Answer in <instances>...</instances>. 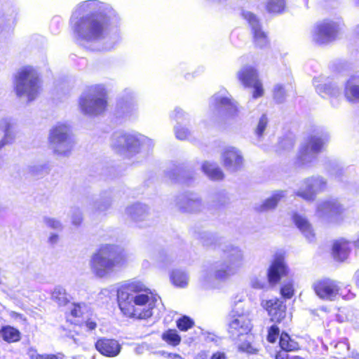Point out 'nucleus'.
<instances>
[{
  "label": "nucleus",
  "instance_id": "obj_1",
  "mask_svg": "<svg viewBox=\"0 0 359 359\" xmlns=\"http://www.w3.org/2000/svg\"><path fill=\"white\" fill-rule=\"evenodd\" d=\"M120 18L110 6L85 1L74 8L70 22L77 40L93 50H109L121 40Z\"/></svg>",
  "mask_w": 359,
  "mask_h": 359
},
{
  "label": "nucleus",
  "instance_id": "obj_2",
  "mask_svg": "<svg viewBox=\"0 0 359 359\" xmlns=\"http://www.w3.org/2000/svg\"><path fill=\"white\" fill-rule=\"evenodd\" d=\"M117 299L119 309L125 316L147 319L153 315V310L160 297L142 281L133 280L117 290Z\"/></svg>",
  "mask_w": 359,
  "mask_h": 359
},
{
  "label": "nucleus",
  "instance_id": "obj_3",
  "mask_svg": "<svg viewBox=\"0 0 359 359\" xmlns=\"http://www.w3.org/2000/svg\"><path fill=\"white\" fill-rule=\"evenodd\" d=\"M222 250L226 261L203 266L199 275L200 282L207 285L214 279L225 280L236 274L244 265L245 258L243 250L232 244H225Z\"/></svg>",
  "mask_w": 359,
  "mask_h": 359
},
{
  "label": "nucleus",
  "instance_id": "obj_4",
  "mask_svg": "<svg viewBox=\"0 0 359 359\" xmlns=\"http://www.w3.org/2000/svg\"><path fill=\"white\" fill-rule=\"evenodd\" d=\"M130 255L122 247L114 244L102 245L90 257L92 273L98 278H105L115 269L126 266Z\"/></svg>",
  "mask_w": 359,
  "mask_h": 359
},
{
  "label": "nucleus",
  "instance_id": "obj_5",
  "mask_svg": "<svg viewBox=\"0 0 359 359\" xmlns=\"http://www.w3.org/2000/svg\"><path fill=\"white\" fill-rule=\"evenodd\" d=\"M110 144L118 153L133 155L139 153L142 149H149L153 143L150 139L141 134L118 131L112 135Z\"/></svg>",
  "mask_w": 359,
  "mask_h": 359
},
{
  "label": "nucleus",
  "instance_id": "obj_6",
  "mask_svg": "<svg viewBox=\"0 0 359 359\" xmlns=\"http://www.w3.org/2000/svg\"><path fill=\"white\" fill-rule=\"evenodd\" d=\"M329 140V135L323 129H317L300 147L295 163L299 167H308L316 160L318 153Z\"/></svg>",
  "mask_w": 359,
  "mask_h": 359
},
{
  "label": "nucleus",
  "instance_id": "obj_7",
  "mask_svg": "<svg viewBox=\"0 0 359 359\" xmlns=\"http://www.w3.org/2000/svg\"><path fill=\"white\" fill-rule=\"evenodd\" d=\"M14 86L18 97H25L29 102L35 100L41 87L37 70L31 66L22 68L15 76Z\"/></svg>",
  "mask_w": 359,
  "mask_h": 359
},
{
  "label": "nucleus",
  "instance_id": "obj_8",
  "mask_svg": "<svg viewBox=\"0 0 359 359\" xmlns=\"http://www.w3.org/2000/svg\"><path fill=\"white\" fill-rule=\"evenodd\" d=\"M48 140L53 153L61 157H68L75 145L67 123L58 122L50 130Z\"/></svg>",
  "mask_w": 359,
  "mask_h": 359
},
{
  "label": "nucleus",
  "instance_id": "obj_9",
  "mask_svg": "<svg viewBox=\"0 0 359 359\" xmlns=\"http://www.w3.org/2000/svg\"><path fill=\"white\" fill-rule=\"evenodd\" d=\"M107 104V90L103 84L90 86L79 99L81 111L88 115L102 113L106 109Z\"/></svg>",
  "mask_w": 359,
  "mask_h": 359
},
{
  "label": "nucleus",
  "instance_id": "obj_10",
  "mask_svg": "<svg viewBox=\"0 0 359 359\" xmlns=\"http://www.w3.org/2000/svg\"><path fill=\"white\" fill-rule=\"evenodd\" d=\"M288 269L285 262L284 255L276 253L268 269L266 281L264 277H255L251 280V286L255 289H266L269 285L277 284L280 278L287 274Z\"/></svg>",
  "mask_w": 359,
  "mask_h": 359
},
{
  "label": "nucleus",
  "instance_id": "obj_11",
  "mask_svg": "<svg viewBox=\"0 0 359 359\" xmlns=\"http://www.w3.org/2000/svg\"><path fill=\"white\" fill-rule=\"evenodd\" d=\"M250 312L239 300L229 314V332L232 337L248 334L251 330Z\"/></svg>",
  "mask_w": 359,
  "mask_h": 359
},
{
  "label": "nucleus",
  "instance_id": "obj_12",
  "mask_svg": "<svg viewBox=\"0 0 359 359\" xmlns=\"http://www.w3.org/2000/svg\"><path fill=\"white\" fill-rule=\"evenodd\" d=\"M116 115L125 121H130L138 116L137 95L134 90L126 88L120 95L116 107Z\"/></svg>",
  "mask_w": 359,
  "mask_h": 359
},
{
  "label": "nucleus",
  "instance_id": "obj_13",
  "mask_svg": "<svg viewBox=\"0 0 359 359\" xmlns=\"http://www.w3.org/2000/svg\"><path fill=\"white\" fill-rule=\"evenodd\" d=\"M327 187L326 179L319 175L311 176L300 182L299 189L294 191V195L306 201L312 202L317 195L325 191Z\"/></svg>",
  "mask_w": 359,
  "mask_h": 359
},
{
  "label": "nucleus",
  "instance_id": "obj_14",
  "mask_svg": "<svg viewBox=\"0 0 359 359\" xmlns=\"http://www.w3.org/2000/svg\"><path fill=\"white\" fill-rule=\"evenodd\" d=\"M339 25L337 22L325 20L317 23L311 31L312 40L317 44H328L337 37Z\"/></svg>",
  "mask_w": 359,
  "mask_h": 359
},
{
  "label": "nucleus",
  "instance_id": "obj_15",
  "mask_svg": "<svg viewBox=\"0 0 359 359\" xmlns=\"http://www.w3.org/2000/svg\"><path fill=\"white\" fill-rule=\"evenodd\" d=\"M210 108L231 117L236 116L238 111V103L225 90H220L210 98Z\"/></svg>",
  "mask_w": 359,
  "mask_h": 359
},
{
  "label": "nucleus",
  "instance_id": "obj_16",
  "mask_svg": "<svg viewBox=\"0 0 359 359\" xmlns=\"http://www.w3.org/2000/svg\"><path fill=\"white\" fill-rule=\"evenodd\" d=\"M240 82L245 88H253L252 97L259 98L264 95L262 84L258 79L257 70L251 66L243 67L237 73Z\"/></svg>",
  "mask_w": 359,
  "mask_h": 359
},
{
  "label": "nucleus",
  "instance_id": "obj_17",
  "mask_svg": "<svg viewBox=\"0 0 359 359\" xmlns=\"http://www.w3.org/2000/svg\"><path fill=\"white\" fill-rule=\"evenodd\" d=\"M344 211L343 206L336 198H329L320 202L316 209L318 217L327 221H336Z\"/></svg>",
  "mask_w": 359,
  "mask_h": 359
},
{
  "label": "nucleus",
  "instance_id": "obj_18",
  "mask_svg": "<svg viewBox=\"0 0 359 359\" xmlns=\"http://www.w3.org/2000/svg\"><path fill=\"white\" fill-rule=\"evenodd\" d=\"M224 168L230 172L241 170L244 163L242 152L234 147H225L221 154Z\"/></svg>",
  "mask_w": 359,
  "mask_h": 359
},
{
  "label": "nucleus",
  "instance_id": "obj_19",
  "mask_svg": "<svg viewBox=\"0 0 359 359\" xmlns=\"http://www.w3.org/2000/svg\"><path fill=\"white\" fill-rule=\"evenodd\" d=\"M313 287L316 294L323 299L332 301L338 295L339 286L337 281L331 279H323L316 282Z\"/></svg>",
  "mask_w": 359,
  "mask_h": 359
},
{
  "label": "nucleus",
  "instance_id": "obj_20",
  "mask_svg": "<svg viewBox=\"0 0 359 359\" xmlns=\"http://www.w3.org/2000/svg\"><path fill=\"white\" fill-rule=\"evenodd\" d=\"M242 15L251 27L255 44L259 48L266 46L268 44L267 35L262 30L258 18L250 11H243Z\"/></svg>",
  "mask_w": 359,
  "mask_h": 359
},
{
  "label": "nucleus",
  "instance_id": "obj_21",
  "mask_svg": "<svg viewBox=\"0 0 359 359\" xmlns=\"http://www.w3.org/2000/svg\"><path fill=\"white\" fill-rule=\"evenodd\" d=\"M178 208L184 212H197L202 210L203 205L201 198L195 193L180 195L176 202Z\"/></svg>",
  "mask_w": 359,
  "mask_h": 359
},
{
  "label": "nucleus",
  "instance_id": "obj_22",
  "mask_svg": "<svg viewBox=\"0 0 359 359\" xmlns=\"http://www.w3.org/2000/svg\"><path fill=\"white\" fill-rule=\"evenodd\" d=\"M313 85L316 92L323 97H337L341 95L340 88L332 79L323 76L316 77L313 79Z\"/></svg>",
  "mask_w": 359,
  "mask_h": 359
},
{
  "label": "nucleus",
  "instance_id": "obj_23",
  "mask_svg": "<svg viewBox=\"0 0 359 359\" xmlns=\"http://www.w3.org/2000/svg\"><path fill=\"white\" fill-rule=\"evenodd\" d=\"M267 311L272 322L280 323L286 316V306L284 302L277 298L266 300L262 303Z\"/></svg>",
  "mask_w": 359,
  "mask_h": 359
},
{
  "label": "nucleus",
  "instance_id": "obj_24",
  "mask_svg": "<svg viewBox=\"0 0 359 359\" xmlns=\"http://www.w3.org/2000/svg\"><path fill=\"white\" fill-rule=\"evenodd\" d=\"M95 348L103 355L115 357L119 354L121 346L115 339L102 338L97 341Z\"/></svg>",
  "mask_w": 359,
  "mask_h": 359
},
{
  "label": "nucleus",
  "instance_id": "obj_25",
  "mask_svg": "<svg viewBox=\"0 0 359 359\" xmlns=\"http://www.w3.org/2000/svg\"><path fill=\"white\" fill-rule=\"evenodd\" d=\"M126 214L137 224L148 221L150 217L149 207L142 203H135L127 207Z\"/></svg>",
  "mask_w": 359,
  "mask_h": 359
},
{
  "label": "nucleus",
  "instance_id": "obj_26",
  "mask_svg": "<svg viewBox=\"0 0 359 359\" xmlns=\"http://www.w3.org/2000/svg\"><path fill=\"white\" fill-rule=\"evenodd\" d=\"M0 130L4 133L0 141V149L6 144H12L15 138V133L13 130V124L11 118H2L0 119Z\"/></svg>",
  "mask_w": 359,
  "mask_h": 359
},
{
  "label": "nucleus",
  "instance_id": "obj_27",
  "mask_svg": "<svg viewBox=\"0 0 359 359\" xmlns=\"http://www.w3.org/2000/svg\"><path fill=\"white\" fill-rule=\"evenodd\" d=\"M344 96L349 102H359V75H353L346 81Z\"/></svg>",
  "mask_w": 359,
  "mask_h": 359
},
{
  "label": "nucleus",
  "instance_id": "obj_28",
  "mask_svg": "<svg viewBox=\"0 0 359 359\" xmlns=\"http://www.w3.org/2000/svg\"><path fill=\"white\" fill-rule=\"evenodd\" d=\"M292 219L296 226L304 234L305 238L309 241H312L315 235L312 226L308 219L304 215L297 212L293 214Z\"/></svg>",
  "mask_w": 359,
  "mask_h": 359
},
{
  "label": "nucleus",
  "instance_id": "obj_29",
  "mask_svg": "<svg viewBox=\"0 0 359 359\" xmlns=\"http://www.w3.org/2000/svg\"><path fill=\"white\" fill-rule=\"evenodd\" d=\"M70 316H68V320L71 321L73 324L81 323V319L85 316H89V309L87 305L84 303L72 304L70 306Z\"/></svg>",
  "mask_w": 359,
  "mask_h": 359
},
{
  "label": "nucleus",
  "instance_id": "obj_30",
  "mask_svg": "<svg viewBox=\"0 0 359 359\" xmlns=\"http://www.w3.org/2000/svg\"><path fill=\"white\" fill-rule=\"evenodd\" d=\"M350 250L349 242L344 239L337 241L333 244V257L337 261L343 262L348 257Z\"/></svg>",
  "mask_w": 359,
  "mask_h": 359
},
{
  "label": "nucleus",
  "instance_id": "obj_31",
  "mask_svg": "<svg viewBox=\"0 0 359 359\" xmlns=\"http://www.w3.org/2000/svg\"><path fill=\"white\" fill-rule=\"evenodd\" d=\"M286 196V192L278 190L273 192L271 197L266 199L259 208V211H267L276 207L278 203Z\"/></svg>",
  "mask_w": 359,
  "mask_h": 359
},
{
  "label": "nucleus",
  "instance_id": "obj_32",
  "mask_svg": "<svg viewBox=\"0 0 359 359\" xmlns=\"http://www.w3.org/2000/svg\"><path fill=\"white\" fill-rule=\"evenodd\" d=\"M203 172L212 180H221L224 177V173L216 163L205 162L202 165Z\"/></svg>",
  "mask_w": 359,
  "mask_h": 359
},
{
  "label": "nucleus",
  "instance_id": "obj_33",
  "mask_svg": "<svg viewBox=\"0 0 359 359\" xmlns=\"http://www.w3.org/2000/svg\"><path fill=\"white\" fill-rule=\"evenodd\" d=\"M0 337L7 342H15L20 340V333L18 330L11 327L4 326L0 330Z\"/></svg>",
  "mask_w": 359,
  "mask_h": 359
},
{
  "label": "nucleus",
  "instance_id": "obj_34",
  "mask_svg": "<svg viewBox=\"0 0 359 359\" xmlns=\"http://www.w3.org/2000/svg\"><path fill=\"white\" fill-rule=\"evenodd\" d=\"M279 345L282 351H292L299 348V344L292 339L288 334L283 332L280 337Z\"/></svg>",
  "mask_w": 359,
  "mask_h": 359
},
{
  "label": "nucleus",
  "instance_id": "obj_35",
  "mask_svg": "<svg viewBox=\"0 0 359 359\" xmlns=\"http://www.w3.org/2000/svg\"><path fill=\"white\" fill-rule=\"evenodd\" d=\"M172 283L180 287H184L188 285L189 277L187 274L181 270H175L170 274Z\"/></svg>",
  "mask_w": 359,
  "mask_h": 359
},
{
  "label": "nucleus",
  "instance_id": "obj_36",
  "mask_svg": "<svg viewBox=\"0 0 359 359\" xmlns=\"http://www.w3.org/2000/svg\"><path fill=\"white\" fill-rule=\"evenodd\" d=\"M290 88L292 89V86H288L287 88L280 84H277L273 88V99L278 103L283 102L287 96Z\"/></svg>",
  "mask_w": 359,
  "mask_h": 359
},
{
  "label": "nucleus",
  "instance_id": "obj_37",
  "mask_svg": "<svg viewBox=\"0 0 359 359\" xmlns=\"http://www.w3.org/2000/svg\"><path fill=\"white\" fill-rule=\"evenodd\" d=\"M162 339L167 344L175 346L180 344L181 337L176 330H168L162 334Z\"/></svg>",
  "mask_w": 359,
  "mask_h": 359
},
{
  "label": "nucleus",
  "instance_id": "obj_38",
  "mask_svg": "<svg viewBox=\"0 0 359 359\" xmlns=\"http://www.w3.org/2000/svg\"><path fill=\"white\" fill-rule=\"evenodd\" d=\"M52 299L60 306L65 305L68 302L66 291L63 287L60 286L55 287L52 292Z\"/></svg>",
  "mask_w": 359,
  "mask_h": 359
},
{
  "label": "nucleus",
  "instance_id": "obj_39",
  "mask_svg": "<svg viewBox=\"0 0 359 359\" xmlns=\"http://www.w3.org/2000/svg\"><path fill=\"white\" fill-rule=\"evenodd\" d=\"M285 6V0H268L266 9L271 13H280L284 10Z\"/></svg>",
  "mask_w": 359,
  "mask_h": 359
},
{
  "label": "nucleus",
  "instance_id": "obj_40",
  "mask_svg": "<svg viewBox=\"0 0 359 359\" xmlns=\"http://www.w3.org/2000/svg\"><path fill=\"white\" fill-rule=\"evenodd\" d=\"M252 337L246 336V339L238 345V350L249 354H255L257 352V348L252 345L251 342Z\"/></svg>",
  "mask_w": 359,
  "mask_h": 359
},
{
  "label": "nucleus",
  "instance_id": "obj_41",
  "mask_svg": "<svg viewBox=\"0 0 359 359\" xmlns=\"http://www.w3.org/2000/svg\"><path fill=\"white\" fill-rule=\"evenodd\" d=\"M194 320L188 316H183L177 320V326L181 331H187L194 325Z\"/></svg>",
  "mask_w": 359,
  "mask_h": 359
},
{
  "label": "nucleus",
  "instance_id": "obj_42",
  "mask_svg": "<svg viewBox=\"0 0 359 359\" xmlns=\"http://www.w3.org/2000/svg\"><path fill=\"white\" fill-rule=\"evenodd\" d=\"M31 359H66L65 355L62 353L57 354H39L32 353L30 354Z\"/></svg>",
  "mask_w": 359,
  "mask_h": 359
},
{
  "label": "nucleus",
  "instance_id": "obj_43",
  "mask_svg": "<svg viewBox=\"0 0 359 359\" xmlns=\"http://www.w3.org/2000/svg\"><path fill=\"white\" fill-rule=\"evenodd\" d=\"M175 137L180 140H184L188 139L190 135V132L188 129L181 127L179 123L175 126Z\"/></svg>",
  "mask_w": 359,
  "mask_h": 359
},
{
  "label": "nucleus",
  "instance_id": "obj_44",
  "mask_svg": "<svg viewBox=\"0 0 359 359\" xmlns=\"http://www.w3.org/2000/svg\"><path fill=\"white\" fill-rule=\"evenodd\" d=\"M81 320V323H77L76 325L85 327L88 331H93L97 327L96 321L93 318H88V316L86 317V316H85Z\"/></svg>",
  "mask_w": 359,
  "mask_h": 359
},
{
  "label": "nucleus",
  "instance_id": "obj_45",
  "mask_svg": "<svg viewBox=\"0 0 359 359\" xmlns=\"http://www.w3.org/2000/svg\"><path fill=\"white\" fill-rule=\"evenodd\" d=\"M281 295L286 298L290 299L294 294L293 285L291 282L285 283L280 289Z\"/></svg>",
  "mask_w": 359,
  "mask_h": 359
},
{
  "label": "nucleus",
  "instance_id": "obj_46",
  "mask_svg": "<svg viewBox=\"0 0 359 359\" xmlns=\"http://www.w3.org/2000/svg\"><path fill=\"white\" fill-rule=\"evenodd\" d=\"M170 117L177 121L179 123L181 121H184L188 118V114H187L183 109L180 107H176L174 111L171 113Z\"/></svg>",
  "mask_w": 359,
  "mask_h": 359
},
{
  "label": "nucleus",
  "instance_id": "obj_47",
  "mask_svg": "<svg viewBox=\"0 0 359 359\" xmlns=\"http://www.w3.org/2000/svg\"><path fill=\"white\" fill-rule=\"evenodd\" d=\"M43 222L48 227L53 229L60 231L62 229L61 222L55 218L45 217L43 218Z\"/></svg>",
  "mask_w": 359,
  "mask_h": 359
},
{
  "label": "nucleus",
  "instance_id": "obj_48",
  "mask_svg": "<svg viewBox=\"0 0 359 359\" xmlns=\"http://www.w3.org/2000/svg\"><path fill=\"white\" fill-rule=\"evenodd\" d=\"M267 124H268V118L265 114H262L259 120V122H258L256 130H255L256 135L259 137H260L262 135Z\"/></svg>",
  "mask_w": 359,
  "mask_h": 359
},
{
  "label": "nucleus",
  "instance_id": "obj_49",
  "mask_svg": "<svg viewBox=\"0 0 359 359\" xmlns=\"http://www.w3.org/2000/svg\"><path fill=\"white\" fill-rule=\"evenodd\" d=\"M72 223L75 226H79L82 222V215L79 208H74L71 210Z\"/></svg>",
  "mask_w": 359,
  "mask_h": 359
},
{
  "label": "nucleus",
  "instance_id": "obj_50",
  "mask_svg": "<svg viewBox=\"0 0 359 359\" xmlns=\"http://www.w3.org/2000/svg\"><path fill=\"white\" fill-rule=\"evenodd\" d=\"M279 332L280 330L277 325H273L271 326L268 330L267 340L271 343L275 342L279 335Z\"/></svg>",
  "mask_w": 359,
  "mask_h": 359
},
{
  "label": "nucleus",
  "instance_id": "obj_51",
  "mask_svg": "<svg viewBox=\"0 0 359 359\" xmlns=\"http://www.w3.org/2000/svg\"><path fill=\"white\" fill-rule=\"evenodd\" d=\"M29 170L32 175L39 177L42 175L44 172H46V170H45L46 167L43 165H36L30 166Z\"/></svg>",
  "mask_w": 359,
  "mask_h": 359
},
{
  "label": "nucleus",
  "instance_id": "obj_52",
  "mask_svg": "<svg viewBox=\"0 0 359 359\" xmlns=\"http://www.w3.org/2000/svg\"><path fill=\"white\" fill-rule=\"evenodd\" d=\"M210 359H228L226 353L222 351H216L213 353L210 357Z\"/></svg>",
  "mask_w": 359,
  "mask_h": 359
},
{
  "label": "nucleus",
  "instance_id": "obj_53",
  "mask_svg": "<svg viewBox=\"0 0 359 359\" xmlns=\"http://www.w3.org/2000/svg\"><path fill=\"white\" fill-rule=\"evenodd\" d=\"M210 353L208 351H201L197 355L196 359H208L210 358Z\"/></svg>",
  "mask_w": 359,
  "mask_h": 359
},
{
  "label": "nucleus",
  "instance_id": "obj_54",
  "mask_svg": "<svg viewBox=\"0 0 359 359\" xmlns=\"http://www.w3.org/2000/svg\"><path fill=\"white\" fill-rule=\"evenodd\" d=\"M59 241V236L57 233H50V236L48 237V243L51 245L56 244Z\"/></svg>",
  "mask_w": 359,
  "mask_h": 359
},
{
  "label": "nucleus",
  "instance_id": "obj_55",
  "mask_svg": "<svg viewBox=\"0 0 359 359\" xmlns=\"http://www.w3.org/2000/svg\"><path fill=\"white\" fill-rule=\"evenodd\" d=\"M290 355L287 351H281L278 352L276 356V359H290Z\"/></svg>",
  "mask_w": 359,
  "mask_h": 359
},
{
  "label": "nucleus",
  "instance_id": "obj_56",
  "mask_svg": "<svg viewBox=\"0 0 359 359\" xmlns=\"http://www.w3.org/2000/svg\"><path fill=\"white\" fill-rule=\"evenodd\" d=\"M286 143L287 144L288 143L287 149L291 148L293 146V143L291 140H285L281 142V144H286Z\"/></svg>",
  "mask_w": 359,
  "mask_h": 359
},
{
  "label": "nucleus",
  "instance_id": "obj_57",
  "mask_svg": "<svg viewBox=\"0 0 359 359\" xmlns=\"http://www.w3.org/2000/svg\"><path fill=\"white\" fill-rule=\"evenodd\" d=\"M108 205H109L108 204L100 205L98 206L97 208L100 211H104L107 208Z\"/></svg>",
  "mask_w": 359,
  "mask_h": 359
},
{
  "label": "nucleus",
  "instance_id": "obj_58",
  "mask_svg": "<svg viewBox=\"0 0 359 359\" xmlns=\"http://www.w3.org/2000/svg\"><path fill=\"white\" fill-rule=\"evenodd\" d=\"M169 358L170 359H182L180 355L176 354L170 355Z\"/></svg>",
  "mask_w": 359,
  "mask_h": 359
},
{
  "label": "nucleus",
  "instance_id": "obj_59",
  "mask_svg": "<svg viewBox=\"0 0 359 359\" xmlns=\"http://www.w3.org/2000/svg\"><path fill=\"white\" fill-rule=\"evenodd\" d=\"M353 245L355 248H359V234L357 236V238L354 241Z\"/></svg>",
  "mask_w": 359,
  "mask_h": 359
},
{
  "label": "nucleus",
  "instance_id": "obj_60",
  "mask_svg": "<svg viewBox=\"0 0 359 359\" xmlns=\"http://www.w3.org/2000/svg\"><path fill=\"white\" fill-rule=\"evenodd\" d=\"M341 171H342L341 169H337L336 172L334 173L335 176L337 177H338L339 176V175L341 174Z\"/></svg>",
  "mask_w": 359,
  "mask_h": 359
},
{
  "label": "nucleus",
  "instance_id": "obj_61",
  "mask_svg": "<svg viewBox=\"0 0 359 359\" xmlns=\"http://www.w3.org/2000/svg\"><path fill=\"white\" fill-rule=\"evenodd\" d=\"M290 359H304V358L300 356L296 355V356H290Z\"/></svg>",
  "mask_w": 359,
  "mask_h": 359
},
{
  "label": "nucleus",
  "instance_id": "obj_62",
  "mask_svg": "<svg viewBox=\"0 0 359 359\" xmlns=\"http://www.w3.org/2000/svg\"><path fill=\"white\" fill-rule=\"evenodd\" d=\"M72 339L76 344H78V345L79 344V342L76 338H74V337H72Z\"/></svg>",
  "mask_w": 359,
  "mask_h": 359
},
{
  "label": "nucleus",
  "instance_id": "obj_63",
  "mask_svg": "<svg viewBox=\"0 0 359 359\" xmlns=\"http://www.w3.org/2000/svg\"><path fill=\"white\" fill-rule=\"evenodd\" d=\"M175 180H176L178 182H184L182 179L181 177H173Z\"/></svg>",
  "mask_w": 359,
  "mask_h": 359
},
{
  "label": "nucleus",
  "instance_id": "obj_64",
  "mask_svg": "<svg viewBox=\"0 0 359 359\" xmlns=\"http://www.w3.org/2000/svg\"><path fill=\"white\" fill-rule=\"evenodd\" d=\"M208 339L210 341H213V340H214V336H213V335L208 336Z\"/></svg>",
  "mask_w": 359,
  "mask_h": 359
}]
</instances>
